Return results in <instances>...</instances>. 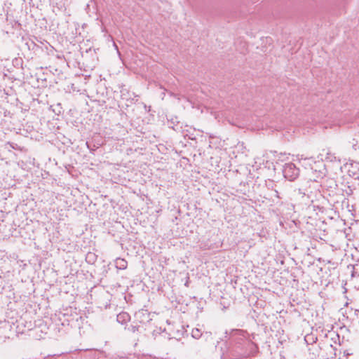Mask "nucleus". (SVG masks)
Returning <instances> with one entry per match:
<instances>
[{
    "label": "nucleus",
    "instance_id": "obj_1",
    "mask_svg": "<svg viewBox=\"0 0 359 359\" xmlns=\"http://www.w3.org/2000/svg\"><path fill=\"white\" fill-rule=\"evenodd\" d=\"M299 170L292 163H286L283 168L284 177L290 181L294 180L299 175Z\"/></svg>",
    "mask_w": 359,
    "mask_h": 359
},
{
    "label": "nucleus",
    "instance_id": "obj_2",
    "mask_svg": "<svg viewBox=\"0 0 359 359\" xmlns=\"http://www.w3.org/2000/svg\"><path fill=\"white\" fill-rule=\"evenodd\" d=\"M135 319L137 323L143 324L151 320L149 318V313L146 310H140L136 312L135 314Z\"/></svg>",
    "mask_w": 359,
    "mask_h": 359
},
{
    "label": "nucleus",
    "instance_id": "obj_3",
    "mask_svg": "<svg viewBox=\"0 0 359 359\" xmlns=\"http://www.w3.org/2000/svg\"><path fill=\"white\" fill-rule=\"evenodd\" d=\"M116 320L118 323L124 325L130 321V316L127 312H121L117 315Z\"/></svg>",
    "mask_w": 359,
    "mask_h": 359
},
{
    "label": "nucleus",
    "instance_id": "obj_4",
    "mask_svg": "<svg viewBox=\"0 0 359 359\" xmlns=\"http://www.w3.org/2000/svg\"><path fill=\"white\" fill-rule=\"evenodd\" d=\"M115 266L119 270H124L128 266V262L125 259L118 257L115 260Z\"/></svg>",
    "mask_w": 359,
    "mask_h": 359
},
{
    "label": "nucleus",
    "instance_id": "obj_5",
    "mask_svg": "<svg viewBox=\"0 0 359 359\" xmlns=\"http://www.w3.org/2000/svg\"><path fill=\"white\" fill-rule=\"evenodd\" d=\"M201 334H202L201 332L198 329H197V328L193 329L192 331H191V335L195 339L200 338Z\"/></svg>",
    "mask_w": 359,
    "mask_h": 359
},
{
    "label": "nucleus",
    "instance_id": "obj_6",
    "mask_svg": "<svg viewBox=\"0 0 359 359\" xmlns=\"http://www.w3.org/2000/svg\"><path fill=\"white\" fill-rule=\"evenodd\" d=\"M139 325H131L130 327H128V330L133 333H135L136 332H138L139 331Z\"/></svg>",
    "mask_w": 359,
    "mask_h": 359
},
{
    "label": "nucleus",
    "instance_id": "obj_7",
    "mask_svg": "<svg viewBox=\"0 0 359 359\" xmlns=\"http://www.w3.org/2000/svg\"><path fill=\"white\" fill-rule=\"evenodd\" d=\"M250 346L252 347V348L254 349V351L249 353L247 356L254 355L255 353L257 352V347L255 344L250 343Z\"/></svg>",
    "mask_w": 359,
    "mask_h": 359
},
{
    "label": "nucleus",
    "instance_id": "obj_8",
    "mask_svg": "<svg viewBox=\"0 0 359 359\" xmlns=\"http://www.w3.org/2000/svg\"><path fill=\"white\" fill-rule=\"evenodd\" d=\"M184 332V329L182 327V326H181V330H179L177 329L176 330V334L173 333V337H179L180 334H182Z\"/></svg>",
    "mask_w": 359,
    "mask_h": 359
},
{
    "label": "nucleus",
    "instance_id": "obj_9",
    "mask_svg": "<svg viewBox=\"0 0 359 359\" xmlns=\"http://www.w3.org/2000/svg\"><path fill=\"white\" fill-rule=\"evenodd\" d=\"M327 156L330 155V152L329 151H327Z\"/></svg>",
    "mask_w": 359,
    "mask_h": 359
},
{
    "label": "nucleus",
    "instance_id": "obj_10",
    "mask_svg": "<svg viewBox=\"0 0 359 359\" xmlns=\"http://www.w3.org/2000/svg\"><path fill=\"white\" fill-rule=\"evenodd\" d=\"M325 158H326V159H331V158H330V157H329V156H327Z\"/></svg>",
    "mask_w": 359,
    "mask_h": 359
}]
</instances>
